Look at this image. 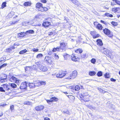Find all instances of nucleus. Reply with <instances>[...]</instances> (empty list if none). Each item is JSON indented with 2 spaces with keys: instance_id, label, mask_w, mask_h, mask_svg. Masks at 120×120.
<instances>
[{
  "instance_id": "nucleus-14",
  "label": "nucleus",
  "mask_w": 120,
  "mask_h": 120,
  "mask_svg": "<svg viewBox=\"0 0 120 120\" xmlns=\"http://www.w3.org/2000/svg\"><path fill=\"white\" fill-rule=\"evenodd\" d=\"M42 4L40 3H38L36 4V7L38 8L39 11H40L39 9H41V8L42 7Z\"/></svg>"
},
{
  "instance_id": "nucleus-9",
  "label": "nucleus",
  "mask_w": 120,
  "mask_h": 120,
  "mask_svg": "<svg viewBox=\"0 0 120 120\" xmlns=\"http://www.w3.org/2000/svg\"><path fill=\"white\" fill-rule=\"evenodd\" d=\"M45 60L49 64H51L52 62L51 58L47 56H46L45 58Z\"/></svg>"
},
{
  "instance_id": "nucleus-43",
  "label": "nucleus",
  "mask_w": 120,
  "mask_h": 120,
  "mask_svg": "<svg viewBox=\"0 0 120 120\" xmlns=\"http://www.w3.org/2000/svg\"><path fill=\"white\" fill-rule=\"evenodd\" d=\"M86 54H82L81 56V58H86Z\"/></svg>"
},
{
  "instance_id": "nucleus-42",
  "label": "nucleus",
  "mask_w": 120,
  "mask_h": 120,
  "mask_svg": "<svg viewBox=\"0 0 120 120\" xmlns=\"http://www.w3.org/2000/svg\"><path fill=\"white\" fill-rule=\"evenodd\" d=\"M4 87H0V91L1 92H5V90L4 89Z\"/></svg>"
},
{
  "instance_id": "nucleus-29",
  "label": "nucleus",
  "mask_w": 120,
  "mask_h": 120,
  "mask_svg": "<svg viewBox=\"0 0 120 120\" xmlns=\"http://www.w3.org/2000/svg\"><path fill=\"white\" fill-rule=\"evenodd\" d=\"M18 21H13L10 22V24L11 25H13L17 22Z\"/></svg>"
},
{
  "instance_id": "nucleus-52",
  "label": "nucleus",
  "mask_w": 120,
  "mask_h": 120,
  "mask_svg": "<svg viewBox=\"0 0 120 120\" xmlns=\"http://www.w3.org/2000/svg\"><path fill=\"white\" fill-rule=\"evenodd\" d=\"M111 24L114 26H116L117 25V23L116 22H111Z\"/></svg>"
},
{
  "instance_id": "nucleus-64",
  "label": "nucleus",
  "mask_w": 120,
  "mask_h": 120,
  "mask_svg": "<svg viewBox=\"0 0 120 120\" xmlns=\"http://www.w3.org/2000/svg\"><path fill=\"white\" fill-rule=\"evenodd\" d=\"M6 105V104H1L0 105V106H5Z\"/></svg>"
},
{
  "instance_id": "nucleus-10",
  "label": "nucleus",
  "mask_w": 120,
  "mask_h": 120,
  "mask_svg": "<svg viewBox=\"0 0 120 120\" xmlns=\"http://www.w3.org/2000/svg\"><path fill=\"white\" fill-rule=\"evenodd\" d=\"M7 81V77L6 76V75H4V77H0V81L1 83H3Z\"/></svg>"
},
{
  "instance_id": "nucleus-46",
  "label": "nucleus",
  "mask_w": 120,
  "mask_h": 120,
  "mask_svg": "<svg viewBox=\"0 0 120 120\" xmlns=\"http://www.w3.org/2000/svg\"><path fill=\"white\" fill-rule=\"evenodd\" d=\"M91 62L93 64H94L96 62V60L95 59H92L91 60Z\"/></svg>"
},
{
  "instance_id": "nucleus-28",
  "label": "nucleus",
  "mask_w": 120,
  "mask_h": 120,
  "mask_svg": "<svg viewBox=\"0 0 120 120\" xmlns=\"http://www.w3.org/2000/svg\"><path fill=\"white\" fill-rule=\"evenodd\" d=\"M96 74V72L94 71H91L89 72V74L91 76L94 75Z\"/></svg>"
},
{
  "instance_id": "nucleus-55",
  "label": "nucleus",
  "mask_w": 120,
  "mask_h": 120,
  "mask_svg": "<svg viewBox=\"0 0 120 120\" xmlns=\"http://www.w3.org/2000/svg\"><path fill=\"white\" fill-rule=\"evenodd\" d=\"M98 90L100 91V92H103V90L101 88H98Z\"/></svg>"
},
{
  "instance_id": "nucleus-11",
  "label": "nucleus",
  "mask_w": 120,
  "mask_h": 120,
  "mask_svg": "<svg viewBox=\"0 0 120 120\" xmlns=\"http://www.w3.org/2000/svg\"><path fill=\"white\" fill-rule=\"evenodd\" d=\"M1 86H3L4 89H5L7 91L9 92H10L11 90L10 89V87L9 86L4 84H3V85H1Z\"/></svg>"
},
{
  "instance_id": "nucleus-51",
  "label": "nucleus",
  "mask_w": 120,
  "mask_h": 120,
  "mask_svg": "<svg viewBox=\"0 0 120 120\" xmlns=\"http://www.w3.org/2000/svg\"><path fill=\"white\" fill-rule=\"evenodd\" d=\"M99 35L98 34L94 35L93 36V38H96L98 37L99 36Z\"/></svg>"
},
{
  "instance_id": "nucleus-16",
  "label": "nucleus",
  "mask_w": 120,
  "mask_h": 120,
  "mask_svg": "<svg viewBox=\"0 0 120 120\" xmlns=\"http://www.w3.org/2000/svg\"><path fill=\"white\" fill-rule=\"evenodd\" d=\"M28 85L29 86L30 88H34L35 86H37L36 84H35L34 83H29Z\"/></svg>"
},
{
  "instance_id": "nucleus-15",
  "label": "nucleus",
  "mask_w": 120,
  "mask_h": 120,
  "mask_svg": "<svg viewBox=\"0 0 120 120\" xmlns=\"http://www.w3.org/2000/svg\"><path fill=\"white\" fill-rule=\"evenodd\" d=\"M25 32H21L20 33L18 34V37H22L25 36L26 35Z\"/></svg>"
},
{
  "instance_id": "nucleus-3",
  "label": "nucleus",
  "mask_w": 120,
  "mask_h": 120,
  "mask_svg": "<svg viewBox=\"0 0 120 120\" xmlns=\"http://www.w3.org/2000/svg\"><path fill=\"white\" fill-rule=\"evenodd\" d=\"M77 72L76 70H75L72 72L70 74V76H68L67 78L68 79H73L76 77L77 75Z\"/></svg>"
},
{
  "instance_id": "nucleus-35",
  "label": "nucleus",
  "mask_w": 120,
  "mask_h": 120,
  "mask_svg": "<svg viewBox=\"0 0 120 120\" xmlns=\"http://www.w3.org/2000/svg\"><path fill=\"white\" fill-rule=\"evenodd\" d=\"M6 2H3L2 5H1V8L2 9H3L5 7H6Z\"/></svg>"
},
{
  "instance_id": "nucleus-4",
  "label": "nucleus",
  "mask_w": 120,
  "mask_h": 120,
  "mask_svg": "<svg viewBox=\"0 0 120 120\" xmlns=\"http://www.w3.org/2000/svg\"><path fill=\"white\" fill-rule=\"evenodd\" d=\"M101 49L102 52L107 56H109L110 53V51L107 49L104 48L103 47H101Z\"/></svg>"
},
{
  "instance_id": "nucleus-5",
  "label": "nucleus",
  "mask_w": 120,
  "mask_h": 120,
  "mask_svg": "<svg viewBox=\"0 0 120 120\" xmlns=\"http://www.w3.org/2000/svg\"><path fill=\"white\" fill-rule=\"evenodd\" d=\"M103 31L105 34L108 36L109 37H111L112 36V33L108 29L105 28L103 30Z\"/></svg>"
},
{
  "instance_id": "nucleus-8",
  "label": "nucleus",
  "mask_w": 120,
  "mask_h": 120,
  "mask_svg": "<svg viewBox=\"0 0 120 120\" xmlns=\"http://www.w3.org/2000/svg\"><path fill=\"white\" fill-rule=\"evenodd\" d=\"M38 68L40 70L43 71H45L47 70V68L45 66H44L41 65H40L38 66Z\"/></svg>"
},
{
  "instance_id": "nucleus-12",
  "label": "nucleus",
  "mask_w": 120,
  "mask_h": 120,
  "mask_svg": "<svg viewBox=\"0 0 120 120\" xmlns=\"http://www.w3.org/2000/svg\"><path fill=\"white\" fill-rule=\"evenodd\" d=\"M44 106L42 105L38 106L35 108V109L37 111H41L43 109Z\"/></svg>"
},
{
  "instance_id": "nucleus-56",
  "label": "nucleus",
  "mask_w": 120,
  "mask_h": 120,
  "mask_svg": "<svg viewBox=\"0 0 120 120\" xmlns=\"http://www.w3.org/2000/svg\"><path fill=\"white\" fill-rule=\"evenodd\" d=\"M64 20L65 21L67 22L68 20V18L65 17H64Z\"/></svg>"
},
{
  "instance_id": "nucleus-59",
  "label": "nucleus",
  "mask_w": 120,
  "mask_h": 120,
  "mask_svg": "<svg viewBox=\"0 0 120 120\" xmlns=\"http://www.w3.org/2000/svg\"><path fill=\"white\" fill-rule=\"evenodd\" d=\"M41 1L42 2L44 3H46L47 2L46 0H41Z\"/></svg>"
},
{
  "instance_id": "nucleus-31",
  "label": "nucleus",
  "mask_w": 120,
  "mask_h": 120,
  "mask_svg": "<svg viewBox=\"0 0 120 120\" xmlns=\"http://www.w3.org/2000/svg\"><path fill=\"white\" fill-rule=\"evenodd\" d=\"M63 112L64 113H66L69 115L70 114V112H69V111L67 109L64 110L63 111Z\"/></svg>"
},
{
  "instance_id": "nucleus-60",
  "label": "nucleus",
  "mask_w": 120,
  "mask_h": 120,
  "mask_svg": "<svg viewBox=\"0 0 120 120\" xmlns=\"http://www.w3.org/2000/svg\"><path fill=\"white\" fill-rule=\"evenodd\" d=\"M110 80L113 82H115L116 81V80L115 79H114L113 78H111L110 79Z\"/></svg>"
},
{
  "instance_id": "nucleus-54",
  "label": "nucleus",
  "mask_w": 120,
  "mask_h": 120,
  "mask_svg": "<svg viewBox=\"0 0 120 120\" xmlns=\"http://www.w3.org/2000/svg\"><path fill=\"white\" fill-rule=\"evenodd\" d=\"M40 84L41 85H43L45 84H46L45 82L43 81H42L40 82Z\"/></svg>"
},
{
  "instance_id": "nucleus-33",
  "label": "nucleus",
  "mask_w": 120,
  "mask_h": 120,
  "mask_svg": "<svg viewBox=\"0 0 120 120\" xmlns=\"http://www.w3.org/2000/svg\"><path fill=\"white\" fill-rule=\"evenodd\" d=\"M97 27L98 29L99 30L102 29V25L100 24H98L97 25Z\"/></svg>"
},
{
  "instance_id": "nucleus-24",
  "label": "nucleus",
  "mask_w": 120,
  "mask_h": 120,
  "mask_svg": "<svg viewBox=\"0 0 120 120\" xmlns=\"http://www.w3.org/2000/svg\"><path fill=\"white\" fill-rule=\"evenodd\" d=\"M31 4V2H25L24 4V5L25 6H30Z\"/></svg>"
},
{
  "instance_id": "nucleus-7",
  "label": "nucleus",
  "mask_w": 120,
  "mask_h": 120,
  "mask_svg": "<svg viewBox=\"0 0 120 120\" xmlns=\"http://www.w3.org/2000/svg\"><path fill=\"white\" fill-rule=\"evenodd\" d=\"M9 80L11 81H13L17 83H18L19 82V80L13 76L11 77Z\"/></svg>"
},
{
  "instance_id": "nucleus-45",
  "label": "nucleus",
  "mask_w": 120,
  "mask_h": 120,
  "mask_svg": "<svg viewBox=\"0 0 120 120\" xmlns=\"http://www.w3.org/2000/svg\"><path fill=\"white\" fill-rule=\"evenodd\" d=\"M43 56V55L41 54H39L37 56V58H39Z\"/></svg>"
},
{
  "instance_id": "nucleus-26",
  "label": "nucleus",
  "mask_w": 120,
  "mask_h": 120,
  "mask_svg": "<svg viewBox=\"0 0 120 120\" xmlns=\"http://www.w3.org/2000/svg\"><path fill=\"white\" fill-rule=\"evenodd\" d=\"M119 9V8H114L112 9V10L114 12H115L118 11V10Z\"/></svg>"
},
{
  "instance_id": "nucleus-58",
  "label": "nucleus",
  "mask_w": 120,
  "mask_h": 120,
  "mask_svg": "<svg viewBox=\"0 0 120 120\" xmlns=\"http://www.w3.org/2000/svg\"><path fill=\"white\" fill-rule=\"evenodd\" d=\"M33 51L34 52H37L38 51V49H33Z\"/></svg>"
},
{
  "instance_id": "nucleus-32",
  "label": "nucleus",
  "mask_w": 120,
  "mask_h": 120,
  "mask_svg": "<svg viewBox=\"0 0 120 120\" xmlns=\"http://www.w3.org/2000/svg\"><path fill=\"white\" fill-rule=\"evenodd\" d=\"M32 68V67H25V71H27L30 70V69Z\"/></svg>"
},
{
  "instance_id": "nucleus-62",
  "label": "nucleus",
  "mask_w": 120,
  "mask_h": 120,
  "mask_svg": "<svg viewBox=\"0 0 120 120\" xmlns=\"http://www.w3.org/2000/svg\"><path fill=\"white\" fill-rule=\"evenodd\" d=\"M82 100H83L85 102H88L89 101H90V100H86L85 99H82Z\"/></svg>"
},
{
  "instance_id": "nucleus-48",
  "label": "nucleus",
  "mask_w": 120,
  "mask_h": 120,
  "mask_svg": "<svg viewBox=\"0 0 120 120\" xmlns=\"http://www.w3.org/2000/svg\"><path fill=\"white\" fill-rule=\"evenodd\" d=\"M10 109L11 111H12L14 109V106L13 105H11L10 106Z\"/></svg>"
},
{
  "instance_id": "nucleus-57",
  "label": "nucleus",
  "mask_w": 120,
  "mask_h": 120,
  "mask_svg": "<svg viewBox=\"0 0 120 120\" xmlns=\"http://www.w3.org/2000/svg\"><path fill=\"white\" fill-rule=\"evenodd\" d=\"M7 65V64H5L4 63L1 66L2 67V68L5 67V66H6Z\"/></svg>"
},
{
  "instance_id": "nucleus-47",
  "label": "nucleus",
  "mask_w": 120,
  "mask_h": 120,
  "mask_svg": "<svg viewBox=\"0 0 120 120\" xmlns=\"http://www.w3.org/2000/svg\"><path fill=\"white\" fill-rule=\"evenodd\" d=\"M36 64L38 66H39L40 65H41V63L39 61L37 62H35Z\"/></svg>"
},
{
  "instance_id": "nucleus-61",
  "label": "nucleus",
  "mask_w": 120,
  "mask_h": 120,
  "mask_svg": "<svg viewBox=\"0 0 120 120\" xmlns=\"http://www.w3.org/2000/svg\"><path fill=\"white\" fill-rule=\"evenodd\" d=\"M101 22L104 24H105V25H106V24H107V23L106 22L104 21H103V20H101Z\"/></svg>"
},
{
  "instance_id": "nucleus-39",
  "label": "nucleus",
  "mask_w": 120,
  "mask_h": 120,
  "mask_svg": "<svg viewBox=\"0 0 120 120\" xmlns=\"http://www.w3.org/2000/svg\"><path fill=\"white\" fill-rule=\"evenodd\" d=\"M105 78H110V76L109 73H106L105 75Z\"/></svg>"
},
{
  "instance_id": "nucleus-41",
  "label": "nucleus",
  "mask_w": 120,
  "mask_h": 120,
  "mask_svg": "<svg viewBox=\"0 0 120 120\" xmlns=\"http://www.w3.org/2000/svg\"><path fill=\"white\" fill-rule=\"evenodd\" d=\"M114 1H115V3L117 4L120 5V1H118L117 0H112Z\"/></svg>"
},
{
  "instance_id": "nucleus-21",
  "label": "nucleus",
  "mask_w": 120,
  "mask_h": 120,
  "mask_svg": "<svg viewBox=\"0 0 120 120\" xmlns=\"http://www.w3.org/2000/svg\"><path fill=\"white\" fill-rule=\"evenodd\" d=\"M71 1L75 4L77 5L78 6H79V3L76 0H71Z\"/></svg>"
},
{
  "instance_id": "nucleus-17",
  "label": "nucleus",
  "mask_w": 120,
  "mask_h": 120,
  "mask_svg": "<svg viewBox=\"0 0 120 120\" xmlns=\"http://www.w3.org/2000/svg\"><path fill=\"white\" fill-rule=\"evenodd\" d=\"M88 94L87 92H84L80 96V98H83V97H84L85 96L88 95Z\"/></svg>"
},
{
  "instance_id": "nucleus-36",
  "label": "nucleus",
  "mask_w": 120,
  "mask_h": 120,
  "mask_svg": "<svg viewBox=\"0 0 120 120\" xmlns=\"http://www.w3.org/2000/svg\"><path fill=\"white\" fill-rule=\"evenodd\" d=\"M105 15L107 17H112L113 16L112 15L107 13H106L105 14Z\"/></svg>"
},
{
  "instance_id": "nucleus-2",
  "label": "nucleus",
  "mask_w": 120,
  "mask_h": 120,
  "mask_svg": "<svg viewBox=\"0 0 120 120\" xmlns=\"http://www.w3.org/2000/svg\"><path fill=\"white\" fill-rule=\"evenodd\" d=\"M67 74L66 71L60 70L59 71V73L56 74V76L57 78H61L66 75Z\"/></svg>"
},
{
  "instance_id": "nucleus-1",
  "label": "nucleus",
  "mask_w": 120,
  "mask_h": 120,
  "mask_svg": "<svg viewBox=\"0 0 120 120\" xmlns=\"http://www.w3.org/2000/svg\"><path fill=\"white\" fill-rule=\"evenodd\" d=\"M67 45V43L64 42H60V46H58L56 48H54L53 49L52 51L53 52H55L56 51L60 52L65 51L66 50V47Z\"/></svg>"
},
{
  "instance_id": "nucleus-20",
  "label": "nucleus",
  "mask_w": 120,
  "mask_h": 120,
  "mask_svg": "<svg viewBox=\"0 0 120 120\" xmlns=\"http://www.w3.org/2000/svg\"><path fill=\"white\" fill-rule=\"evenodd\" d=\"M63 56L65 59L67 60L68 58L70 57V56L66 53H64L63 54Z\"/></svg>"
},
{
  "instance_id": "nucleus-53",
  "label": "nucleus",
  "mask_w": 120,
  "mask_h": 120,
  "mask_svg": "<svg viewBox=\"0 0 120 120\" xmlns=\"http://www.w3.org/2000/svg\"><path fill=\"white\" fill-rule=\"evenodd\" d=\"M51 99L52 100H53V102L54 100L55 101H56L57 99L55 97H52L51 98Z\"/></svg>"
},
{
  "instance_id": "nucleus-34",
  "label": "nucleus",
  "mask_w": 120,
  "mask_h": 120,
  "mask_svg": "<svg viewBox=\"0 0 120 120\" xmlns=\"http://www.w3.org/2000/svg\"><path fill=\"white\" fill-rule=\"evenodd\" d=\"M97 75L98 77L101 76L102 75V72L101 71H98L97 73Z\"/></svg>"
},
{
  "instance_id": "nucleus-63",
  "label": "nucleus",
  "mask_w": 120,
  "mask_h": 120,
  "mask_svg": "<svg viewBox=\"0 0 120 120\" xmlns=\"http://www.w3.org/2000/svg\"><path fill=\"white\" fill-rule=\"evenodd\" d=\"M39 15H37L35 16V18H39Z\"/></svg>"
},
{
  "instance_id": "nucleus-22",
  "label": "nucleus",
  "mask_w": 120,
  "mask_h": 120,
  "mask_svg": "<svg viewBox=\"0 0 120 120\" xmlns=\"http://www.w3.org/2000/svg\"><path fill=\"white\" fill-rule=\"evenodd\" d=\"M41 9H39L40 10V11L43 12L44 11H46L48 10V8L46 7H42L41 8Z\"/></svg>"
},
{
  "instance_id": "nucleus-23",
  "label": "nucleus",
  "mask_w": 120,
  "mask_h": 120,
  "mask_svg": "<svg viewBox=\"0 0 120 120\" xmlns=\"http://www.w3.org/2000/svg\"><path fill=\"white\" fill-rule=\"evenodd\" d=\"M71 57H72L71 59L72 60L75 61H76L77 60V59L78 58H76V57L74 55H72Z\"/></svg>"
},
{
  "instance_id": "nucleus-19",
  "label": "nucleus",
  "mask_w": 120,
  "mask_h": 120,
  "mask_svg": "<svg viewBox=\"0 0 120 120\" xmlns=\"http://www.w3.org/2000/svg\"><path fill=\"white\" fill-rule=\"evenodd\" d=\"M26 34H33L34 33V31L33 30H29L26 31L25 32Z\"/></svg>"
},
{
  "instance_id": "nucleus-37",
  "label": "nucleus",
  "mask_w": 120,
  "mask_h": 120,
  "mask_svg": "<svg viewBox=\"0 0 120 120\" xmlns=\"http://www.w3.org/2000/svg\"><path fill=\"white\" fill-rule=\"evenodd\" d=\"M80 89V86L78 85H76L75 87V90L76 91H78Z\"/></svg>"
},
{
  "instance_id": "nucleus-13",
  "label": "nucleus",
  "mask_w": 120,
  "mask_h": 120,
  "mask_svg": "<svg viewBox=\"0 0 120 120\" xmlns=\"http://www.w3.org/2000/svg\"><path fill=\"white\" fill-rule=\"evenodd\" d=\"M50 24L51 23L49 22L45 21L43 22L42 25L45 27H48Z\"/></svg>"
},
{
  "instance_id": "nucleus-25",
  "label": "nucleus",
  "mask_w": 120,
  "mask_h": 120,
  "mask_svg": "<svg viewBox=\"0 0 120 120\" xmlns=\"http://www.w3.org/2000/svg\"><path fill=\"white\" fill-rule=\"evenodd\" d=\"M10 86L12 88H15L17 87V85L14 83H12L9 84Z\"/></svg>"
},
{
  "instance_id": "nucleus-27",
  "label": "nucleus",
  "mask_w": 120,
  "mask_h": 120,
  "mask_svg": "<svg viewBox=\"0 0 120 120\" xmlns=\"http://www.w3.org/2000/svg\"><path fill=\"white\" fill-rule=\"evenodd\" d=\"M83 51L81 49H78L75 51V52L78 53H81Z\"/></svg>"
},
{
  "instance_id": "nucleus-44",
  "label": "nucleus",
  "mask_w": 120,
  "mask_h": 120,
  "mask_svg": "<svg viewBox=\"0 0 120 120\" xmlns=\"http://www.w3.org/2000/svg\"><path fill=\"white\" fill-rule=\"evenodd\" d=\"M12 50V48H11L6 49V51L7 52H10Z\"/></svg>"
},
{
  "instance_id": "nucleus-49",
  "label": "nucleus",
  "mask_w": 120,
  "mask_h": 120,
  "mask_svg": "<svg viewBox=\"0 0 120 120\" xmlns=\"http://www.w3.org/2000/svg\"><path fill=\"white\" fill-rule=\"evenodd\" d=\"M37 68L36 66L35 65H33V66L32 67V68L34 70H36Z\"/></svg>"
},
{
  "instance_id": "nucleus-50",
  "label": "nucleus",
  "mask_w": 120,
  "mask_h": 120,
  "mask_svg": "<svg viewBox=\"0 0 120 120\" xmlns=\"http://www.w3.org/2000/svg\"><path fill=\"white\" fill-rule=\"evenodd\" d=\"M46 101L49 104H50V103L53 102V100L51 99L50 100H47Z\"/></svg>"
},
{
  "instance_id": "nucleus-40",
  "label": "nucleus",
  "mask_w": 120,
  "mask_h": 120,
  "mask_svg": "<svg viewBox=\"0 0 120 120\" xmlns=\"http://www.w3.org/2000/svg\"><path fill=\"white\" fill-rule=\"evenodd\" d=\"M31 103V102L29 101L24 102L23 104L25 105H29Z\"/></svg>"
},
{
  "instance_id": "nucleus-38",
  "label": "nucleus",
  "mask_w": 120,
  "mask_h": 120,
  "mask_svg": "<svg viewBox=\"0 0 120 120\" xmlns=\"http://www.w3.org/2000/svg\"><path fill=\"white\" fill-rule=\"evenodd\" d=\"M27 52V51L26 50V49H25L23 50H21L19 52V54H21L23 53H24L25 52Z\"/></svg>"
},
{
  "instance_id": "nucleus-18",
  "label": "nucleus",
  "mask_w": 120,
  "mask_h": 120,
  "mask_svg": "<svg viewBox=\"0 0 120 120\" xmlns=\"http://www.w3.org/2000/svg\"><path fill=\"white\" fill-rule=\"evenodd\" d=\"M97 45L101 46L103 45L102 41L100 39H98L97 40Z\"/></svg>"
},
{
  "instance_id": "nucleus-30",
  "label": "nucleus",
  "mask_w": 120,
  "mask_h": 120,
  "mask_svg": "<svg viewBox=\"0 0 120 120\" xmlns=\"http://www.w3.org/2000/svg\"><path fill=\"white\" fill-rule=\"evenodd\" d=\"M34 22V19H31L29 21L27 22V23L29 24H33Z\"/></svg>"
},
{
  "instance_id": "nucleus-6",
  "label": "nucleus",
  "mask_w": 120,
  "mask_h": 120,
  "mask_svg": "<svg viewBox=\"0 0 120 120\" xmlns=\"http://www.w3.org/2000/svg\"><path fill=\"white\" fill-rule=\"evenodd\" d=\"M27 86V83L26 82H22L21 84L20 88L21 89H25Z\"/></svg>"
}]
</instances>
